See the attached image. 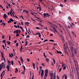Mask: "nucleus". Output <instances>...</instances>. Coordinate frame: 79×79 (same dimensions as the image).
I'll list each match as a JSON object with an SVG mask.
<instances>
[{"label": "nucleus", "instance_id": "a211bd4d", "mask_svg": "<svg viewBox=\"0 0 79 79\" xmlns=\"http://www.w3.org/2000/svg\"><path fill=\"white\" fill-rule=\"evenodd\" d=\"M23 68L24 71V72H25V70H26V67L23 65Z\"/></svg>", "mask_w": 79, "mask_h": 79}, {"label": "nucleus", "instance_id": "cd10ccee", "mask_svg": "<svg viewBox=\"0 0 79 79\" xmlns=\"http://www.w3.org/2000/svg\"><path fill=\"white\" fill-rule=\"evenodd\" d=\"M41 65H42L43 66H45L44 64L43 63H41Z\"/></svg>", "mask_w": 79, "mask_h": 79}, {"label": "nucleus", "instance_id": "f8f14e48", "mask_svg": "<svg viewBox=\"0 0 79 79\" xmlns=\"http://www.w3.org/2000/svg\"><path fill=\"white\" fill-rule=\"evenodd\" d=\"M18 69L16 68L15 69V73H18Z\"/></svg>", "mask_w": 79, "mask_h": 79}, {"label": "nucleus", "instance_id": "09e8293b", "mask_svg": "<svg viewBox=\"0 0 79 79\" xmlns=\"http://www.w3.org/2000/svg\"><path fill=\"white\" fill-rule=\"evenodd\" d=\"M65 79H67V76H66V75H65Z\"/></svg>", "mask_w": 79, "mask_h": 79}, {"label": "nucleus", "instance_id": "4be33fe9", "mask_svg": "<svg viewBox=\"0 0 79 79\" xmlns=\"http://www.w3.org/2000/svg\"><path fill=\"white\" fill-rule=\"evenodd\" d=\"M6 41V40H4L2 41V42H3V44H5V43H6V41Z\"/></svg>", "mask_w": 79, "mask_h": 79}, {"label": "nucleus", "instance_id": "bf43d9fd", "mask_svg": "<svg viewBox=\"0 0 79 79\" xmlns=\"http://www.w3.org/2000/svg\"><path fill=\"white\" fill-rule=\"evenodd\" d=\"M10 12V16H12V15L11 14V12Z\"/></svg>", "mask_w": 79, "mask_h": 79}, {"label": "nucleus", "instance_id": "b1692460", "mask_svg": "<svg viewBox=\"0 0 79 79\" xmlns=\"http://www.w3.org/2000/svg\"><path fill=\"white\" fill-rule=\"evenodd\" d=\"M46 61H47V62H48L49 61V59L48 58H47L46 59Z\"/></svg>", "mask_w": 79, "mask_h": 79}, {"label": "nucleus", "instance_id": "a19ab883", "mask_svg": "<svg viewBox=\"0 0 79 79\" xmlns=\"http://www.w3.org/2000/svg\"><path fill=\"white\" fill-rule=\"evenodd\" d=\"M62 69V68H60V69L59 70V72H60V71H61V69Z\"/></svg>", "mask_w": 79, "mask_h": 79}, {"label": "nucleus", "instance_id": "bb28decb", "mask_svg": "<svg viewBox=\"0 0 79 79\" xmlns=\"http://www.w3.org/2000/svg\"><path fill=\"white\" fill-rule=\"evenodd\" d=\"M63 69L64 70V69H66V67H65V66H64V67H63Z\"/></svg>", "mask_w": 79, "mask_h": 79}, {"label": "nucleus", "instance_id": "ddd939ff", "mask_svg": "<svg viewBox=\"0 0 79 79\" xmlns=\"http://www.w3.org/2000/svg\"><path fill=\"white\" fill-rule=\"evenodd\" d=\"M68 19L69 20V21H71V18L70 16H69L68 18Z\"/></svg>", "mask_w": 79, "mask_h": 79}, {"label": "nucleus", "instance_id": "2f4dec72", "mask_svg": "<svg viewBox=\"0 0 79 79\" xmlns=\"http://www.w3.org/2000/svg\"><path fill=\"white\" fill-rule=\"evenodd\" d=\"M60 6H61V7H63V5L62 4H60Z\"/></svg>", "mask_w": 79, "mask_h": 79}, {"label": "nucleus", "instance_id": "aec40b11", "mask_svg": "<svg viewBox=\"0 0 79 79\" xmlns=\"http://www.w3.org/2000/svg\"><path fill=\"white\" fill-rule=\"evenodd\" d=\"M27 41H26V42H25V44L24 45L25 46H27Z\"/></svg>", "mask_w": 79, "mask_h": 79}, {"label": "nucleus", "instance_id": "0e129e2a", "mask_svg": "<svg viewBox=\"0 0 79 79\" xmlns=\"http://www.w3.org/2000/svg\"><path fill=\"white\" fill-rule=\"evenodd\" d=\"M20 49H22L23 50V46H21V48H20Z\"/></svg>", "mask_w": 79, "mask_h": 79}, {"label": "nucleus", "instance_id": "393cba45", "mask_svg": "<svg viewBox=\"0 0 79 79\" xmlns=\"http://www.w3.org/2000/svg\"><path fill=\"white\" fill-rule=\"evenodd\" d=\"M2 47L3 48V49H4V50L5 49V46L4 45H2Z\"/></svg>", "mask_w": 79, "mask_h": 79}, {"label": "nucleus", "instance_id": "e433bc0d", "mask_svg": "<svg viewBox=\"0 0 79 79\" xmlns=\"http://www.w3.org/2000/svg\"><path fill=\"white\" fill-rule=\"evenodd\" d=\"M49 41L50 42H54V41L53 40H49Z\"/></svg>", "mask_w": 79, "mask_h": 79}, {"label": "nucleus", "instance_id": "72a5a7b5", "mask_svg": "<svg viewBox=\"0 0 79 79\" xmlns=\"http://www.w3.org/2000/svg\"><path fill=\"white\" fill-rule=\"evenodd\" d=\"M47 41H48V40L46 39V40H44L43 41V42H47Z\"/></svg>", "mask_w": 79, "mask_h": 79}, {"label": "nucleus", "instance_id": "79ce46f5", "mask_svg": "<svg viewBox=\"0 0 79 79\" xmlns=\"http://www.w3.org/2000/svg\"><path fill=\"white\" fill-rule=\"evenodd\" d=\"M29 35H27L26 37V38H29Z\"/></svg>", "mask_w": 79, "mask_h": 79}, {"label": "nucleus", "instance_id": "4468645a", "mask_svg": "<svg viewBox=\"0 0 79 79\" xmlns=\"http://www.w3.org/2000/svg\"><path fill=\"white\" fill-rule=\"evenodd\" d=\"M46 16L48 17H49L50 16H51V15H50L49 14H48V13H46Z\"/></svg>", "mask_w": 79, "mask_h": 79}, {"label": "nucleus", "instance_id": "0eeeda50", "mask_svg": "<svg viewBox=\"0 0 79 79\" xmlns=\"http://www.w3.org/2000/svg\"><path fill=\"white\" fill-rule=\"evenodd\" d=\"M3 18L5 19H6V14H4V16H3Z\"/></svg>", "mask_w": 79, "mask_h": 79}, {"label": "nucleus", "instance_id": "f3484780", "mask_svg": "<svg viewBox=\"0 0 79 79\" xmlns=\"http://www.w3.org/2000/svg\"><path fill=\"white\" fill-rule=\"evenodd\" d=\"M4 71H5V70H3L2 73L1 74L0 77H2V75H3V73H4Z\"/></svg>", "mask_w": 79, "mask_h": 79}, {"label": "nucleus", "instance_id": "9b49d317", "mask_svg": "<svg viewBox=\"0 0 79 79\" xmlns=\"http://www.w3.org/2000/svg\"><path fill=\"white\" fill-rule=\"evenodd\" d=\"M20 58L21 61L22 62V63H23V62H24V61L23 60V58H22V57H21Z\"/></svg>", "mask_w": 79, "mask_h": 79}, {"label": "nucleus", "instance_id": "e2e57ef3", "mask_svg": "<svg viewBox=\"0 0 79 79\" xmlns=\"http://www.w3.org/2000/svg\"><path fill=\"white\" fill-rule=\"evenodd\" d=\"M3 24H2V25H4V26H5V25H6V24H5V23H2Z\"/></svg>", "mask_w": 79, "mask_h": 79}, {"label": "nucleus", "instance_id": "2eb2a0df", "mask_svg": "<svg viewBox=\"0 0 79 79\" xmlns=\"http://www.w3.org/2000/svg\"><path fill=\"white\" fill-rule=\"evenodd\" d=\"M24 11H25V12H26V13H27V14H28V13H29V11H27L26 10H24L23 11V13H24Z\"/></svg>", "mask_w": 79, "mask_h": 79}, {"label": "nucleus", "instance_id": "4d7b16f0", "mask_svg": "<svg viewBox=\"0 0 79 79\" xmlns=\"http://www.w3.org/2000/svg\"><path fill=\"white\" fill-rule=\"evenodd\" d=\"M41 34H40V35H39V37H40V38H41Z\"/></svg>", "mask_w": 79, "mask_h": 79}, {"label": "nucleus", "instance_id": "3c124183", "mask_svg": "<svg viewBox=\"0 0 79 79\" xmlns=\"http://www.w3.org/2000/svg\"><path fill=\"white\" fill-rule=\"evenodd\" d=\"M50 36H53V34H50Z\"/></svg>", "mask_w": 79, "mask_h": 79}, {"label": "nucleus", "instance_id": "f257e3e1", "mask_svg": "<svg viewBox=\"0 0 79 79\" xmlns=\"http://www.w3.org/2000/svg\"><path fill=\"white\" fill-rule=\"evenodd\" d=\"M8 63H9V65H7L6 68L7 69V71L8 72V71H10V65H11V62L10 61H9Z\"/></svg>", "mask_w": 79, "mask_h": 79}, {"label": "nucleus", "instance_id": "473e14b6", "mask_svg": "<svg viewBox=\"0 0 79 79\" xmlns=\"http://www.w3.org/2000/svg\"><path fill=\"white\" fill-rule=\"evenodd\" d=\"M37 34H38V35H39L40 34V33H39V32H37L35 34V35H37Z\"/></svg>", "mask_w": 79, "mask_h": 79}, {"label": "nucleus", "instance_id": "a18cd8bd", "mask_svg": "<svg viewBox=\"0 0 79 79\" xmlns=\"http://www.w3.org/2000/svg\"><path fill=\"white\" fill-rule=\"evenodd\" d=\"M9 40H11V36L10 35L9 36Z\"/></svg>", "mask_w": 79, "mask_h": 79}, {"label": "nucleus", "instance_id": "6e6552de", "mask_svg": "<svg viewBox=\"0 0 79 79\" xmlns=\"http://www.w3.org/2000/svg\"><path fill=\"white\" fill-rule=\"evenodd\" d=\"M72 32L73 35V36H74V37H76V34H75V33H74V32H73V31H72Z\"/></svg>", "mask_w": 79, "mask_h": 79}, {"label": "nucleus", "instance_id": "20e7f679", "mask_svg": "<svg viewBox=\"0 0 79 79\" xmlns=\"http://www.w3.org/2000/svg\"><path fill=\"white\" fill-rule=\"evenodd\" d=\"M19 29H17L16 30H15L14 31V33L15 34L16 33V34H18V33H19Z\"/></svg>", "mask_w": 79, "mask_h": 79}, {"label": "nucleus", "instance_id": "412c9836", "mask_svg": "<svg viewBox=\"0 0 79 79\" xmlns=\"http://www.w3.org/2000/svg\"><path fill=\"white\" fill-rule=\"evenodd\" d=\"M53 77H54L53 78V79H55V78H56V76H55V73H54V75Z\"/></svg>", "mask_w": 79, "mask_h": 79}, {"label": "nucleus", "instance_id": "423d86ee", "mask_svg": "<svg viewBox=\"0 0 79 79\" xmlns=\"http://www.w3.org/2000/svg\"><path fill=\"white\" fill-rule=\"evenodd\" d=\"M29 23L26 22L25 23V24L27 26H29Z\"/></svg>", "mask_w": 79, "mask_h": 79}, {"label": "nucleus", "instance_id": "9d476101", "mask_svg": "<svg viewBox=\"0 0 79 79\" xmlns=\"http://www.w3.org/2000/svg\"><path fill=\"white\" fill-rule=\"evenodd\" d=\"M44 18H45V17H47V13H44Z\"/></svg>", "mask_w": 79, "mask_h": 79}, {"label": "nucleus", "instance_id": "338daca9", "mask_svg": "<svg viewBox=\"0 0 79 79\" xmlns=\"http://www.w3.org/2000/svg\"><path fill=\"white\" fill-rule=\"evenodd\" d=\"M21 24H22V25H23V22H21Z\"/></svg>", "mask_w": 79, "mask_h": 79}, {"label": "nucleus", "instance_id": "c756f323", "mask_svg": "<svg viewBox=\"0 0 79 79\" xmlns=\"http://www.w3.org/2000/svg\"><path fill=\"white\" fill-rule=\"evenodd\" d=\"M52 60L53 61V62L54 64H55V59H54L52 58Z\"/></svg>", "mask_w": 79, "mask_h": 79}, {"label": "nucleus", "instance_id": "c9c22d12", "mask_svg": "<svg viewBox=\"0 0 79 79\" xmlns=\"http://www.w3.org/2000/svg\"><path fill=\"white\" fill-rule=\"evenodd\" d=\"M9 57H10V58H12V56L10 53L9 54Z\"/></svg>", "mask_w": 79, "mask_h": 79}, {"label": "nucleus", "instance_id": "6e6d98bb", "mask_svg": "<svg viewBox=\"0 0 79 79\" xmlns=\"http://www.w3.org/2000/svg\"><path fill=\"white\" fill-rule=\"evenodd\" d=\"M2 65H3V66H4V65H5V64H4V63H3V62H2Z\"/></svg>", "mask_w": 79, "mask_h": 79}, {"label": "nucleus", "instance_id": "c03bdc74", "mask_svg": "<svg viewBox=\"0 0 79 79\" xmlns=\"http://www.w3.org/2000/svg\"><path fill=\"white\" fill-rule=\"evenodd\" d=\"M57 53H60V51H59L58 50L56 51Z\"/></svg>", "mask_w": 79, "mask_h": 79}, {"label": "nucleus", "instance_id": "a878e982", "mask_svg": "<svg viewBox=\"0 0 79 79\" xmlns=\"http://www.w3.org/2000/svg\"><path fill=\"white\" fill-rule=\"evenodd\" d=\"M11 64L12 65H13V61L12 60L11 61Z\"/></svg>", "mask_w": 79, "mask_h": 79}, {"label": "nucleus", "instance_id": "4c0bfd02", "mask_svg": "<svg viewBox=\"0 0 79 79\" xmlns=\"http://www.w3.org/2000/svg\"><path fill=\"white\" fill-rule=\"evenodd\" d=\"M0 65L1 66L2 68H3V65H2V64H0Z\"/></svg>", "mask_w": 79, "mask_h": 79}, {"label": "nucleus", "instance_id": "774afa93", "mask_svg": "<svg viewBox=\"0 0 79 79\" xmlns=\"http://www.w3.org/2000/svg\"><path fill=\"white\" fill-rule=\"evenodd\" d=\"M32 79H34V74H33L32 77Z\"/></svg>", "mask_w": 79, "mask_h": 79}, {"label": "nucleus", "instance_id": "37998d69", "mask_svg": "<svg viewBox=\"0 0 79 79\" xmlns=\"http://www.w3.org/2000/svg\"><path fill=\"white\" fill-rule=\"evenodd\" d=\"M14 27H15L16 28H17L18 27V26H17V25H14Z\"/></svg>", "mask_w": 79, "mask_h": 79}, {"label": "nucleus", "instance_id": "f704fd0d", "mask_svg": "<svg viewBox=\"0 0 79 79\" xmlns=\"http://www.w3.org/2000/svg\"><path fill=\"white\" fill-rule=\"evenodd\" d=\"M8 23H11V21L10 20H9L8 21Z\"/></svg>", "mask_w": 79, "mask_h": 79}, {"label": "nucleus", "instance_id": "13d9d810", "mask_svg": "<svg viewBox=\"0 0 79 79\" xmlns=\"http://www.w3.org/2000/svg\"><path fill=\"white\" fill-rule=\"evenodd\" d=\"M68 0H64V2H68Z\"/></svg>", "mask_w": 79, "mask_h": 79}, {"label": "nucleus", "instance_id": "7ed1b4c3", "mask_svg": "<svg viewBox=\"0 0 79 79\" xmlns=\"http://www.w3.org/2000/svg\"><path fill=\"white\" fill-rule=\"evenodd\" d=\"M77 52H78V49L77 48H74V53L75 55L77 54Z\"/></svg>", "mask_w": 79, "mask_h": 79}, {"label": "nucleus", "instance_id": "c85d7f7f", "mask_svg": "<svg viewBox=\"0 0 79 79\" xmlns=\"http://www.w3.org/2000/svg\"><path fill=\"white\" fill-rule=\"evenodd\" d=\"M19 35V34L18 33H16V37H18Z\"/></svg>", "mask_w": 79, "mask_h": 79}, {"label": "nucleus", "instance_id": "6ab92c4d", "mask_svg": "<svg viewBox=\"0 0 79 79\" xmlns=\"http://www.w3.org/2000/svg\"><path fill=\"white\" fill-rule=\"evenodd\" d=\"M9 20H10L11 22H13L14 21V20L12 19V18L10 19Z\"/></svg>", "mask_w": 79, "mask_h": 79}, {"label": "nucleus", "instance_id": "69168bd1", "mask_svg": "<svg viewBox=\"0 0 79 79\" xmlns=\"http://www.w3.org/2000/svg\"><path fill=\"white\" fill-rule=\"evenodd\" d=\"M2 58H3L4 57H5L3 56V54L2 55Z\"/></svg>", "mask_w": 79, "mask_h": 79}, {"label": "nucleus", "instance_id": "052dcab7", "mask_svg": "<svg viewBox=\"0 0 79 79\" xmlns=\"http://www.w3.org/2000/svg\"><path fill=\"white\" fill-rule=\"evenodd\" d=\"M3 21V20L2 19H1L0 20V23H2V22Z\"/></svg>", "mask_w": 79, "mask_h": 79}, {"label": "nucleus", "instance_id": "680f3d73", "mask_svg": "<svg viewBox=\"0 0 79 79\" xmlns=\"http://www.w3.org/2000/svg\"><path fill=\"white\" fill-rule=\"evenodd\" d=\"M4 38H5V37H4V36H3V35H2V39H4Z\"/></svg>", "mask_w": 79, "mask_h": 79}, {"label": "nucleus", "instance_id": "1a4fd4ad", "mask_svg": "<svg viewBox=\"0 0 79 79\" xmlns=\"http://www.w3.org/2000/svg\"><path fill=\"white\" fill-rule=\"evenodd\" d=\"M70 49L71 50V51H72V52H73L74 51V49H73V46H71L70 47Z\"/></svg>", "mask_w": 79, "mask_h": 79}, {"label": "nucleus", "instance_id": "5fc2aeb1", "mask_svg": "<svg viewBox=\"0 0 79 79\" xmlns=\"http://www.w3.org/2000/svg\"><path fill=\"white\" fill-rule=\"evenodd\" d=\"M32 64H33V66H35V64L34 63H32Z\"/></svg>", "mask_w": 79, "mask_h": 79}, {"label": "nucleus", "instance_id": "f03ea898", "mask_svg": "<svg viewBox=\"0 0 79 79\" xmlns=\"http://www.w3.org/2000/svg\"><path fill=\"white\" fill-rule=\"evenodd\" d=\"M48 69H46L45 70V75L44 76V77H46V76L47 77V75H48Z\"/></svg>", "mask_w": 79, "mask_h": 79}, {"label": "nucleus", "instance_id": "dca6fc26", "mask_svg": "<svg viewBox=\"0 0 79 79\" xmlns=\"http://www.w3.org/2000/svg\"><path fill=\"white\" fill-rule=\"evenodd\" d=\"M53 29L54 31H55L56 32H57V31L56 30V29L55 27H53Z\"/></svg>", "mask_w": 79, "mask_h": 79}, {"label": "nucleus", "instance_id": "7c9ffc66", "mask_svg": "<svg viewBox=\"0 0 79 79\" xmlns=\"http://www.w3.org/2000/svg\"><path fill=\"white\" fill-rule=\"evenodd\" d=\"M53 73H51V77H53Z\"/></svg>", "mask_w": 79, "mask_h": 79}, {"label": "nucleus", "instance_id": "5701e85b", "mask_svg": "<svg viewBox=\"0 0 79 79\" xmlns=\"http://www.w3.org/2000/svg\"><path fill=\"white\" fill-rule=\"evenodd\" d=\"M45 52H44L43 53L44 56V57H45V58H47V56H46V55H45Z\"/></svg>", "mask_w": 79, "mask_h": 79}, {"label": "nucleus", "instance_id": "49530a36", "mask_svg": "<svg viewBox=\"0 0 79 79\" xmlns=\"http://www.w3.org/2000/svg\"><path fill=\"white\" fill-rule=\"evenodd\" d=\"M64 52L65 53H66H66H68L67 52H66V50H64Z\"/></svg>", "mask_w": 79, "mask_h": 79}, {"label": "nucleus", "instance_id": "8fccbe9b", "mask_svg": "<svg viewBox=\"0 0 79 79\" xmlns=\"http://www.w3.org/2000/svg\"><path fill=\"white\" fill-rule=\"evenodd\" d=\"M27 61H28V62H29V61H30V60H29V59L27 58Z\"/></svg>", "mask_w": 79, "mask_h": 79}, {"label": "nucleus", "instance_id": "39448f33", "mask_svg": "<svg viewBox=\"0 0 79 79\" xmlns=\"http://www.w3.org/2000/svg\"><path fill=\"white\" fill-rule=\"evenodd\" d=\"M42 72H41V76H43L44 75V70H41Z\"/></svg>", "mask_w": 79, "mask_h": 79}, {"label": "nucleus", "instance_id": "ea45409f", "mask_svg": "<svg viewBox=\"0 0 79 79\" xmlns=\"http://www.w3.org/2000/svg\"><path fill=\"white\" fill-rule=\"evenodd\" d=\"M18 62H19V64L21 66V62H20V61H18Z\"/></svg>", "mask_w": 79, "mask_h": 79}, {"label": "nucleus", "instance_id": "de8ad7c7", "mask_svg": "<svg viewBox=\"0 0 79 79\" xmlns=\"http://www.w3.org/2000/svg\"><path fill=\"white\" fill-rule=\"evenodd\" d=\"M18 45H19V44H18V43H17L16 44V46L17 47H18Z\"/></svg>", "mask_w": 79, "mask_h": 79}, {"label": "nucleus", "instance_id": "58836bf2", "mask_svg": "<svg viewBox=\"0 0 79 79\" xmlns=\"http://www.w3.org/2000/svg\"><path fill=\"white\" fill-rule=\"evenodd\" d=\"M3 60H4V62H5L6 61V60L5 59V57H4L3 58Z\"/></svg>", "mask_w": 79, "mask_h": 79}, {"label": "nucleus", "instance_id": "864d4df0", "mask_svg": "<svg viewBox=\"0 0 79 79\" xmlns=\"http://www.w3.org/2000/svg\"><path fill=\"white\" fill-rule=\"evenodd\" d=\"M60 27H61V28H62L63 30H64V28H63V27L61 26V25H60Z\"/></svg>", "mask_w": 79, "mask_h": 79}, {"label": "nucleus", "instance_id": "603ef678", "mask_svg": "<svg viewBox=\"0 0 79 79\" xmlns=\"http://www.w3.org/2000/svg\"><path fill=\"white\" fill-rule=\"evenodd\" d=\"M37 29L38 30L40 29V28H39V27H36V29Z\"/></svg>", "mask_w": 79, "mask_h": 79}]
</instances>
